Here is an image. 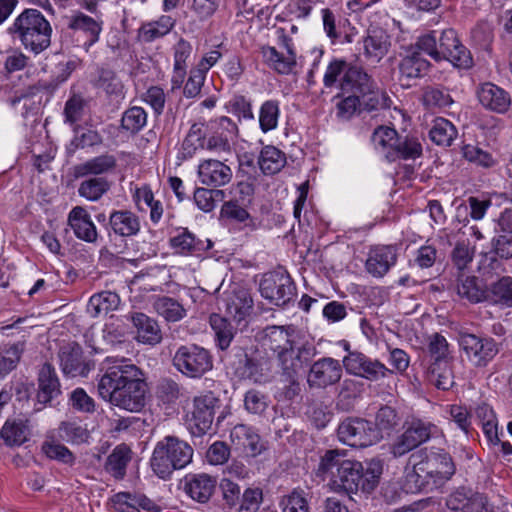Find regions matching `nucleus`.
<instances>
[{
    "mask_svg": "<svg viewBox=\"0 0 512 512\" xmlns=\"http://www.w3.org/2000/svg\"><path fill=\"white\" fill-rule=\"evenodd\" d=\"M342 377V365L331 357L314 362L309 370L307 382L310 387L326 388L337 383Z\"/></svg>",
    "mask_w": 512,
    "mask_h": 512,
    "instance_id": "18",
    "label": "nucleus"
},
{
    "mask_svg": "<svg viewBox=\"0 0 512 512\" xmlns=\"http://www.w3.org/2000/svg\"><path fill=\"white\" fill-rule=\"evenodd\" d=\"M477 271L483 280L488 281L505 273L506 268L503 260L489 251L479 254Z\"/></svg>",
    "mask_w": 512,
    "mask_h": 512,
    "instance_id": "53",
    "label": "nucleus"
},
{
    "mask_svg": "<svg viewBox=\"0 0 512 512\" xmlns=\"http://www.w3.org/2000/svg\"><path fill=\"white\" fill-rule=\"evenodd\" d=\"M477 96L484 108L496 113H505L511 105L509 93L491 82L481 84Z\"/></svg>",
    "mask_w": 512,
    "mask_h": 512,
    "instance_id": "25",
    "label": "nucleus"
},
{
    "mask_svg": "<svg viewBox=\"0 0 512 512\" xmlns=\"http://www.w3.org/2000/svg\"><path fill=\"white\" fill-rule=\"evenodd\" d=\"M484 494L468 487H458L447 495L445 505L449 512H472Z\"/></svg>",
    "mask_w": 512,
    "mask_h": 512,
    "instance_id": "33",
    "label": "nucleus"
},
{
    "mask_svg": "<svg viewBox=\"0 0 512 512\" xmlns=\"http://www.w3.org/2000/svg\"><path fill=\"white\" fill-rule=\"evenodd\" d=\"M119 302L120 298L115 292L102 291L90 297L87 312L92 317L107 315L118 307Z\"/></svg>",
    "mask_w": 512,
    "mask_h": 512,
    "instance_id": "46",
    "label": "nucleus"
},
{
    "mask_svg": "<svg viewBox=\"0 0 512 512\" xmlns=\"http://www.w3.org/2000/svg\"><path fill=\"white\" fill-rule=\"evenodd\" d=\"M193 453L187 442L176 436H166L156 444L150 465L159 478L167 479L175 470L185 468L192 461Z\"/></svg>",
    "mask_w": 512,
    "mask_h": 512,
    "instance_id": "7",
    "label": "nucleus"
},
{
    "mask_svg": "<svg viewBox=\"0 0 512 512\" xmlns=\"http://www.w3.org/2000/svg\"><path fill=\"white\" fill-rule=\"evenodd\" d=\"M340 345L347 352L342 362L348 374L359 376L369 381H377L393 373L392 370L379 360L371 359L360 351L350 350L348 341L342 340Z\"/></svg>",
    "mask_w": 512,
    "mask_h": 512,
    "instance_id": "12",
    "label": "nucleus"
},
{
    "mask_svg": "<svg viewBox=\"0 0 512 512\" xmlns=\"http://www.w3.org/2000/svg\"><path fill=\"white\" fill-rule=\"evenodd\" d=\"M237 358L236 373L242 378H248L255 383H263L267 380V363L263 358L249 356L247 352L238 348L235 353Z\"/></svg>",
    "mask_w": 512,
    "mask_h": 512,
    "instance_id": "24",
    "label": "nucleus"
},
{
    "mask_svg": "<svg viewBox=\"0 0 512 512\" xmlns=\"http://www.w3.org/2000/svg\"><path fill=\"white\" fill-rule=\"evenodd\" d=\"M97 385L102 399L128 412L137 413L147 402L148 385L142 370L124 357H107Z\"/></svg>",
    "mask_w": 512,
    "mask_h": 512,
    "instance_id": "1",
    "label": "nucleus"
},
{
    "mask_svg": "<svg viewBox=\"0 0 512 512\" xmlns=\"http://www.w3.org/2000/svg\"><path fill=\"white\" fill-rule=\"evenodd\" d=\"M261 295L277 306H284L296 295V286L284 270L266 273L259 286Z\"/></svg>",
    "mask_w": 512,
    "mask_h": 512,
    "instance_id": "14",
    "label": "nucleus"
},
{
    "mask_svg": "<svg viewBox=\"0 0 512 512\" xmlns=\"http://www.w3.org/2000/svg\"><path fill=\"white\" fill-rule=\"evenodd\" d=\"M30 436L31 428L27 419L8 418L0 430L4 444L11 448L22 446L29 441Z\"/></svg>",
    "mask_w": 512,
    "mask_h": 512,
    "instance_id": "29",
    "label": "nucleus"
},
{
    "mask_svg": "<svg viewBox=\"0 0 512 512\" xmlns=\"http://www.w3.org/2000/svg\"><path fill=\"white\" fill-rule=\"evenodd\" d=\"M117 159L112 154H103L87 160L74 166V176L76 178L86 177L88 175H100L113 171L116 168Z\"/></svg>",
    "mask_w": 512,
    "mask_h": 512,
    "instance_id": "37",
    "label": "nucleus"
},
{
    "mask_svg": "<svg viewBox=\"0 0 512 512\" xmlns=\"http://www.w3.org/2000/svg\"><path fill=\"white\" fill-rule=\"evenodd\" d=\"M422 50H418L415 44L411 46L406 56L399 62V72L402 78L407 80L422 78L428 74L432 65L421 54Z\"/></svg>",
    "mask_w": 512,
    "mask_h": 512,
    "instance_id": "28",
    "label": "nucleus"
},
{
    "mask_svg": "<svg viewBox=\"0 0 512 512\" xmlns=\"http://www.w3.org/2000/svg\"><path fill=\"white\" fill-rule=\"evenodd\" d=\"M258 164L264 174L273 175L285 166L286 156L280 149L268 145L262 148Z\"/></svg>",
    "mask_w": 512,
    "mask_h": 512,
    "instance_id": "50",
    "label": "nucleus"
},
{
    "mask_svg": "<svg viewBox=\"0 0 512 512\" xmlns=\"http://www.w3.org/2000/svg\"><path fill=\"white\" fill-rule=\"evenodd\" d=\"M412 471L406 474L410 492L433 490L442 486L455 474L456 467L451 455L439 447H424L409 457Z\"/></svg>",
    "mask_w": 512,
    "mask_h": 512,
    "instance_id": "3",
    "label": "nucleus"
},
{
    "mask_svg": "<svg viewBox=\"0 0 512 512\" xmlns=\"http://www.w3.org/2000/svg\"><path fill=\"white\" fill-rule=\"evenodd\" d=\"M198 177L202 184L216 188L231 180L232 171L220 160L207 159L199 164Z\"/></svg>",
    "mask_w": 512,
    "mask_h": 512,
    "instance_id": "26",
    "label": "nucleus"
},
{
    "mask_svg": "<svg viewBox=\"0 0 512 512\" xmlns=\"http://www.w3.org/2000/svg\"><path fill=\"white\" fill-rule=\"evenodd\" d=\"M153 308L168 322H177L186 316L183 305L168 296L157 297L153 302Z\"/></svg>",
    "mask_w": 512,
    "mask_h": 512,
    "instance_id": "51",
    "label": "nucleus"
},
{
    "mask_svg": "<svg viewBox=\"0 0 512 512\" xmlns=\"http://www.w3.org/2000/svg\"><path fill=\"white\" fill-rule=\"evenodd\" d=\"M261 54L268 67L281 75L291 74L297 65L296 57L279 52L273 46H263Z\"/></svg>",
    "mask_w": 512,
    "mask_h": 512,
    "instance_id": "40",
    "label": "nucleus"
},
{
    "mask_svg": "<svg viewBox=\"0 0 512 512\" xmlns=\"http://www.w3.org/2000/svg\"><path fill=\"white\" fill-rule=\"evenodd\" d=\"M340 442L354 448H366L379 442L378 430L373 422L363 418H347L337 429Z\"/></svg>",
    "mask_w": 512,
    "mask_h": 512,
    "instance_id": "13",
    "label": "nucleus"
},
{
    "mask_svg": "<svg viewBox=\"0 0 512 512\" xmlns=\"http://www.w3.org/2000/svg\"><path fill=\"white\" fill-rule=\"evenodd\" d=\"M321 15L326 35L332 40V42H335L340 38L342 22H348V20L343 18L340 14L334 13L329 8L322 9Z\"/></svg>",
    "mask_w": 512,
    "mask_h": 512,
    "instance_id": "62",
    "label": "nucleus"
},
{
    "mask_svg": "<svg viewBox=\"0 0 512 512\" xmlns=\"http://www.w3.org/2000/svg\"><path fill=\"white\" fill-rule=\"evenodd\" d=\"M374 427L379 433V442L384 435L390 436L401 424V417L395 408L385 405L375 415Z\"/></svg>",
    "mask_w": 512,
    "mask_h": 512,
    "instance_id": "47",
    "label": "nucleus"
},
{
    "mask_svg": "<svg viewBox=\"0 0 512 512\" xmlns=\"http://www.w3.org/2000/svg\"><path fill=\"white\" fill-rule=\"evenodd\" d=\"M363 97V107L366 111H374L380 109H388L392 104L388 94L381 90L369 89L368 92L360 93Z\"/></svg>",
    "mask_w": 512,
    "mask_h": 512,
    "instance_id": "63",
    "label": "nucleus"
},
{
    "mask_svg": "<svg viewBox=\"0 0 512 512\" xmlns=\"http://www.w3.org/2000/svg\"><path fill=\"white\" fill-rule=\"evenodd\" d=\"M73 130L74 137L70 142L72 151L99 146L103 143V137L95 129H82L76 125Z\"/></svg>",
    "mask_w": 512,
    "mask_h": 512,
    "instance_id": "59",
    "label": "nucleus"
},
{
    "mask_svg": "<svg viewBox=\"0 0 512 512\" xmlns=\"http://www.w3.org/2000/svg\"><path fill=\"white\" fill-rule=\"evenodd\" d=\"M136 329V340L140 343L154 346L161 342L162 332L157 321L144 313H134L131 316Z\"/></svg>",
    "mask_w": 512,
    "mask_h": 512,
    "instance_id": "32",
    "label": "nucleus"
},
{
    "mask_svg": "<svg viewBox=\"0 0 512 512\" xmlns=\"http://www.w3.org/2000/svg\"><path fill=\"white\" fill-rule=\"evenodd\" d=\"M398 132L395 128L389 126H378L371 135V141L377 151L386 155L393 149L397 142Z\"/></svg>",
    "mask_w": 512,
    "mask_h": 512,
    "instance_id": "55",
    "label": "nucleus"
},
{
    "mask_svg": "<svg viewBox=\"0 0 512 512\" xmlns=\"http://www.w3.org/2000/svg\"><path fill=\"white\" fill-rule=\"evenodd\" d=\"M263 332V345L276 354L283 375L299 374L317 354L313 342L297 341L290 327L269 326Z\"/></svg>",
    "mask_w": 512,
    "mask_h": 512,
    "instance_id": "4",
    "label": "nucleus"
},
{
    "mask_svg": "<svg viewBox=\"0 0 512 512\" xmlns=\"http://www.w3.org/2000/svg\"><path fill=\"white\" fill-rule=\"evenodd\" d=\"M109 226L115 235L132 237L139 233V217L129 210H114L109 216Z\"/></svg>",
    "mask_w": 512,
    "mask_h": 512,
    "instance_id": "35",
    "label": "nucleus"
},
{
    "mask_svg": "<svg viewBox=\"0 0 512 512\" xmlns=\"http://www.w3.org/2000/svg\"><path fill=\"white\" fill-rule=\"evenodd\" d=\"M422 103L429 109H445L453 104V99L449 93V89L441 86H427L423 90Z\"/></svg>",
    "mask_w": 512,
    "mask_h": 512,
    "instance_id": "49",
    "label": "nucleus"
},
{
    "mask_svg": "<svg viewBox=\"0 0 512 512\" xmlns=\"http://www.w3.org/2000/svg\"><path fill=\"white\" fill-rule=\"evenodd\" d=\"M397 248L394 245H376L370 248L365 261L367 273L382 278L397 262Z\"/></svg>",
    "mask_w": 512,
    "mask_h": 512,
    "instance_id": "19",
    "label": "nucleus"
},
{
    "mask_svg": "<svg viewBox=\"0 0 512 512\" xmlns=\"http://www.w3.org/2000/svg\"><path fill=\"white\" fill-rule=\"evenodd\" d=\"M207 151L221 156L228 161L226 155H231L238 137L237 124L230 118L222 116L207 122Z\"/></svg>",
    "mask_w": 512,
    "mask_h": 512,
    "instance_id": "11",
    "label": "nucleus"
},
{
    "mask_svg": "<svg viewBox=\"0 0 512 512\" xmlns=\"http://www.w3.org/2000/svg\"><path fill=\"white\" fill-rule=\"evenodd\" d=\"M207 135V122L193 123L177 152V164L180 165L182 162L192 159L198 152L207 150Z\"/></svg>",
    "mask_w": 512,
    "mask_h": 512,
    "instance_id": "20",
    "label": "nucleus"
},
{
    "mask_svg": "<svg viewBox=\"0 0 512 512\" xmlns=\"http://www.w3.org/2000/svg\"><path fill=\"white\" fill-rule=\"evenodd\" d=\"M439 433L440 429L431 421L413 418L407 423L404 432L391 444L390 452L394 457H401Z\"/></svg>",
    "mask_w": 512,
    "mask_h": 512,
    "instance_id": "9",
    "label": "nucleus"
},
{
    "mask_svg": "<svg viewBox=\"0 0 512 512\" xmlns=\"http://www.w3.org/2000/svg\"><path fill=\"white\" fill-rule=\"evenodd\" d=\"M175 26V20L162 15L155 21L143 23L138 29V39L144 43L153 42L167 35Z\"/></svg>",
    "mask_w": 512,
    "mask_h": 512,
    "instance_id": "41",
    "label": "nucleus"
},
{
    "mask_svg": "<svg viewBox=\"0 0 512 512\" xmlns=\"http://www.w3.org/2000/svg\"><path fill=\"white\" fill-rule=\"evenodd\" d=\"M68 225L78 239L88 243H93L97 240L96 226L84 208L76 206L70 211Z\"/></svg>",
    "mask_w": 512,
    "mask_h": 512,
    "instance_id": "30",
    "label": "nucleus"
},
{
    "mask_svg": "<svg viewBox=\"0 0 512 512\" xmlns=\"http://www.w3.org/2000/svg\"><path fill=\"white\" fill-rule=\"evenodd\" d=\"M102 25V20L82 12L71 16L68 29L70 30L74 45L88 51L91 46L98 42Z\"/></svg>",
    "mask_w": 512,
    "mask_h": 512,
    "instance_id": "15",
    "label": "nucleus"
},
{
    "mask_svg": "<svg viewBox=\"0 0 512 512\" xmlns=\"http://www.w3.org/2000/svg\"><path fill=\"white\" fill-rule=\"evenodd\" d=\"M37 394L36 398L38 403L42 405L51 404L52 401L58 398L61 391V383L57 375L55 367L46 362L44 363L39 371L37 377Z\"/></svg>",
    "mask_w": 512,
    "mask_h": 512,
    "instance_id": "21",
    "label": "nucleus"
},
{
    "mask_svg": "<svg viewBox=\"0 0 512 512\" xmlns=\"http://www.w3.org/2000/svg\"><path fill=\"white\" fill-rule=\"evenodd\" d=\"M458 345L467 361L476 368H484L500 352V343L490 336H481L462 331L458 335Z\"/></svg>",
    "mask_w": 512,
    "mask_h": 512,
    "instance_id": "8",
    "label": "nucleus"
},
{
    "mask_svg": "<svg viewBox=\"0 0 512 512\" xmlns=\"http://www.w3.org/2000/svg\"><path fill=\"white\" fill-rule=\"evenodd\" d=\"M58 358L63 374L68 377H86L94 367V364L84 357L82 347L76 342L61 346Z\"/></svg>",
    "mask_w": 512,
    "mask_h": 512,
    "instance_id": "17",
    "label": "nucleus"
},
{
    "mask_svg": "<svg viewBox=\"0 0 512 512\" xmlns=\"http://www.w3.org/2000/svg\"><path fill=\"white\" fill-rule=\"evenodd\" d=\"M269 405V398L266 394L251 389L245 393L244 396V407L250 414L261 415L263 414Z\"/></svg>",
    "mask_w": 512,
    "mask_h": 512,
    "instance_id": "64",
    "label": "nucleus"
},
{
    "mask_svg": "<svg viewBox=\"0 0 512 512\" xmlns=\"http://www.w3.org/2000/svg\"><path fill=\"white\" fill-rule=\"evenodd\" d=\"M147 123V113L140 106L126 109L121 118V128L131 134L140 132Z\"/></svg>",
    "mask_w": 512,
    "mask_h": 512,
    "instance_id": "58",
    "label": "nucleus"
},
{
    "mask_svg": "<svg viewBox=\"0 0 512 512\" xmlns=\"http://www.w3.org/2000/svg\"><path fill=\"white\" fill-rule=\"evenodd\" d=\"M132 450L124 443L117 445L108 455L104 469L113 478L122 480L126 476L127 466L132 460Z\"/></svg>",
    "mask_w": 512,
    "mask_h": 512,
    "instance_id": "36",
    "label": "nucleus"
},
{
    "mask_svg": "<svg viewBox=\"0 0 512 512\" xmlns=\"http://www.w3.org/2000/svg\"><path fill=\"white\" fill-rule=\"evenodd\" d=\"M172 362L177 371L189 378H200L213 367L209 351L195 344L181 345Z\"/></svg>",
    "mask_w": 512,
    "mask_h": 512,
    "instance_id": "10",
    "label": "nucleus"
},
{
    "mask_svg": "<svg viewBox=\"0 0 512 512\" xmlns=\"http://www.w3.org/2000/svg\"><path fill=\"white\" fill-rule=\"evenodd\" d=\"M253 309V299L249 290L239 288L233 291L227 302V312L237 322L244 320Z\"/></svg>",
    "mask_w": 512,
    "mask_h": 512,
    "instance_id": "44",
    "label": "nucleus"
},
{
    "mask_svg": "<svg viewBox=\"0 0 512 512\" xmlns=\"http://www.w3.org/2000/svg\"><path fill=\"white\" fill-rule=\"evenodd\" d=\"M7 32L14 40H18L25 50L34 55L42 53L51 45V24L37 9L23 10Z\"/></svg>",
    "mask_w": 512,
    "mask_h": 512,
    "instance_id": "6",
    "label": "nucleus"
},
{
    "mask_svg": "<svg viewBox=\"0 0 512 512\" xmlns=\"http://www.w3.org/2000/svg\"><path fill=\"white\" fill-rule=\"evenodd\" d=\"M94 87L102 90L109 99H124L125 86L117 73L109 67L97 69Z\"/></svg>",
    "mask_w": 512,
    "mask_h": 512,
    "instance_id": "34",
    "label": "nucleus"
},
{
    "mask_svg": "<svg viewBox=\"0 0 512 512\" xmlns=\"http://www.w3.org/2000/svg\"><path fill=\"white\" fill-rule=\"evenodd\" d=\"M415 47L430 56L435 62L447 61L457 69L468 70L474 61L470 50L462 43L454 28L443 29L439 36L430 30L417 37Z\"/></svg>",
    "mask_w": 512,
    "mask_h": 512,
    "instance_id": "5",
    "label": "nucleus"
},
{
    "mask_svg": "<svg viewBox=\"0 0 512 512\" xmlns=\"http://www.w3.org/2000/svg\"><path fill=\"white\" fill-rule=\"evenodd\" d=\"M382 472L380 459L372 458L365 462L349 460L344 450L331 449L321 456L316 474L323 480H329L332 491L351 495L358 491L371 493L379 484Z\"/></svg>",
    "mask_w": 512,
    "mask_h": 512,
    "instance_id": "2",
    "label": "nucleus"
},
{
    "mask_svg": "<svg viewBox=\"0 0 512 512\" xmlns=\"http://www.w3.org/2000/svg\"><path fill=\"white\" fill-rule=\"evenodd\" d=\"M23 351V342L13 343L0 349V380L16 368Z\"/></svg>",
    "mask_w": 512,
    "mask_h": 512,
    "instance_id": "54",
    "label": "nucleus"
},
{
    "mask_svg": "<svg viewBox=\"0 0 512 512\" xmlns=\"http://www.w3.org/2000/svg\"><path fill=\"white\" fill-rule=\"evenodd\" d=\"M373 87L371 77L359 66L348 64L346 73L340 81V88L343 91L353 93H365Z\"/></svg>",
    "mask_w": 512,
    "mask_h": 512,
    "instance_id": "38",
    "label": "nucleus"
},
{
    "mask_svg": "<svg viewBox=\"0 0 512 512\" xmlns=\"http://www.w3.org/2000/svg\"><path fill=\"white\" fill-rule=\"evenodd\" d=\"M489 301L512 307V277L502 276L490 285Z\"/></svg>",
    "mask_w": 512,
    "mask_h": 512,
    "instance_id": "56",
    "label": "nucleus"
},
{
    "mask_svg": "<svg viewBox=\"0 0 512 512\" xmlns=\"http://www.w3.org/2000/svg\"><path fill=\"white\" fill-rule=\"evenodd\" d=\"M457 136V128L451 121L443 117H436L432 121V126L429 130V138L434 144L442 147H450Z\"/></svg>",
    "mask_w": 512,
    "mask_h": 512,
    "instance_id": "45",
    "label": "nucleus"
},
{
    "mask_svg": "<svg viewBox=\"0 0 512 512\" xmlns=\"http://www.w3.org/2000/svg\"><path fill=\"white\" fill-rule=\"evenodd\" d=\"M219 403L220 400L212 392L194 398L189 420L194 435H203L211 429Z\"/></svg>",
    "mask_w": 512,
    "mask_h": 512,
    "instance_id": "16",
    "label": "nucleus"
},
{
    "mask_svg": "<svg viewBox=\"0 0 512 512\" xmlns=\"http://www.w3.org/2000/svg\"><path fill=\"white\" fill-rule=\"evenodd\" d=\"M427 352L431 362H452L453 350L445 336L432 333L427 337Z\"/></svg>",
    "mask_w": 512,
    "mask_h": 512,
    "instance_id": "52",
    "label": "nucleus"
},
{
    "mask_svg": "<svg viewBox=\"0 0 512 512\" xmlns=\"http://www.w3.org/2000/svg\"><path fill=\"white\" fill-rule=\"evenodd\" d=\"M230 440L236 450L247 456H256L263 448L259 434L245 424H237L231 429Z\"/></svg>",
    "mask_w": 512,
    "mask_h": 512,
    "instance_id": "23",
    "label": "nucleus"
},
{
    "mask_svg": "<svg viewBox=\"0 0 512 512\" xmlns=\"http://www.w3.org/2000/svg\"><path fill=\"white\" fill-rule=\"evenodd\" d=\"M390 45V36L379 27L369 28L363 39L365 56L375 62H379L387 54Z\"/></svg>",
    "mask_w": 512,
    "mask_h": 512,
    "instance_id": "31",
    "label": "nucleus"
},
{
    "mask_svg": "<svg viewBox=\"0 0 512 512\" xmlns=\"http://www.w3.org/2000/svg\"><path fill=\"white\" fill-rule=\"evenodd\" d=\"M210 326L215 334V342L218 348L226 350L234 336L235 328L225 317L219 314H211L209 317Z\"/></svg>",
    "mask_w": 512,
    "mask_h": 512,
    "instance_id": "48",
    "label": "nucleus"
},
{
    "mask_svg": "<svg viewBox=\"0 0 512 512\" xmlns=\"http://www.w3.org/2000/svg\"><path fill=\"white\" fill-rule=\"evenodd\" d=\"M59 437L72 444H82L88 441L89 432L76 422H62L58 428Z\"/></svg>",
    "mask_w": 512,
    "mask_h": 512,
    "instance_id": "61",
    "label": "nucleus"
},
{
    "mask_svg": "<svg viewBox=\"0 0 512 512\" xmlns=\"http://www.w3.org/2000/svg\"><path fill=\"white\" fill-rule=\"evenodd\" d=\"M88 106V101L82 96L74 94L65 103L64 106V118L65 123L78 125V122L82 120L85 115V110Z\"/></svg>",
    "mask_w": 512,
    "mask_h": 512,
    "instance_id": "60",
    "label": "nucleus"
},
{
    "mask_svg": "<svg viewBox=\"0 0 512 512\" xmlns=\"http://www.w3.org/2000/svg\"><path fill=\"white\" fill-rule=\"evenodd\" d=\"M216 479L208 474H188L183 479V489L187 496L198 503H207L216 488Z\"/></svg>",
    "mask_w": 512,
    "mask_h": 512,
    "instance_id": "22",
    "label": "nucleus"
},
{
    "mask_svg": "<svg viewBox=\"0 0 512 512\" xmlns=\"http://www.w3.org/2000/svg\"><path fill=\"white\" fill-rule=\"evenodd\" d=\"M490 287L485 280L477 276H459L456 284V291L461 299H466L472 304L489 301Z\"/></svg>",
    "mask_w": 512,
    "mask_h": 512,
    "instance_id": "27",
    "label": "nucleus"
},
{
    "mask_svg": "<svg viewBox=\"0 0 512 512\" xmlns=\"http://www.w3.org/2000/svg\"><path fill=\"white\" fill-rule=\"evenodd\" d=\"M207 246L202 240L190 233L187 229H182L177 235L170 238L171 248L178 254L189 255L200 251L208 250L212 247V242L207 240Z\"/></svg>",
    "mask_w": 512,
    "mask_h": 512,
    "instance_id": "42",
    "label": "nucleus"
},
{
    "mask_svg": "<svg viewBox=\"0 0 512 512\" xmlns=\"http://www.w3.org/2000/svg\"><path fill=\"white\" fill-rule=\"evenodd\" d=\"M280 117V103L278 100H266L259 110V126L262 132L267 133L278 126Z\"/></svg>",
    "mask_w": 512,
    "mask_h": 512,
    "instance_id": "57",
    "label": "nucleus"
},
{
    "mask_svg": "<svg viewBox=\"0 0 512 512\" xmlns=\"http://www.w3.org/2000/svg\"><path fill=\"white\" fill-rule=\"evenodd\" d=\"M422 151V144L417 138L398 135L396 144L386 155V160L388 162L415 160L422 155Z\"/></svg>",
    "mask_w": 512,
    "mask_h": 512,
    "instance_id": "39",
    "label": "nucleus"
},
{
    "mask_svg": "<svg viewBox=\"0 0 512 512\" xmlns=\"http://www.w3.org/2000/svg\"><path fill=\"white\" fill-rule=\"evenodd\" d=\"M452 362H430L426 370L427 381L440 390H449L454 385Z\"/></svg>",
    "mask_w": 512,
    "mask_h": 512,
    "instance_id": "43",
    "label": "nucleus"
}]
</instances>
